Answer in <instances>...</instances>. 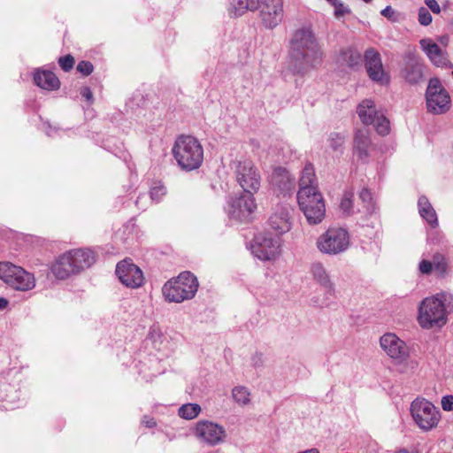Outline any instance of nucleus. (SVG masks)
<instances>
[{"mask_svg": "<svg viewBox=\"0 0 453 453\" xmlns=\"http://www.w3.org/2000/svg\"><path fill=\"white\" fill-rule=\"evenodd\" d=\"M290 56L297 73L317 67L322 62L323 51L310 27L296 29L290 40Z\"/></svg>", "mask_w": 453, "mask_h": 453, "instance_id": "nucleus-1", "label": "nucleus"}, {"mask_svg": "<svg viewBox=\"0 0 453 453\" xmlns=\"http://www.w3.org/2000/svg\"><path fill=\"white\" fill-rule=\"evenodd\" d=\"M96 255L90 249H73L60 255L52 264L50 271L59 280H65L90 267Z\"/></svg>", "mask_w": 453, "mask_h": 453, "instance_id": "nucleus-2", "label": "nucleus"}, {"mask_svg": "<svg viewBox=\"0 0 453 453\" xmlns=\"http://www.w3.org/2000/svg\"><path fill=\"white\" fill-rule=\"evenodd\" d=\"M172 152L178 165L185 171L198 169L203 160V149L201 143L190 135L179 136Z\"/></svg>", "mask_w": 453, "mask_h": 453, "instance_id": "nucleus-3", "label": "nucleus"}, {"mask_svg": "<svg viewBox=\"0 0 453 453\" xmlns=\"http://www.w3.org/2000/svg\"><path fill=\"white\" fill-rule=\"evenodd\" d=\"M198 287L197 278L190 272H183L166 281L162 288V293L167 302L180 303L192 299Z\"/></svg>", "mask_w": 453, "mask_h": 453, "instance_id": "nucleus-4", "label": "nucleus"}, {"mask_svg": "<svg viewBox=\"0 0 453 453\" xmlns=\"http://www.w3.org/2000/svg\"><path fill=\"white\" fill-rule=\"evenodd\" d=\"M443 294L425 298L419 304L418 321L422 328L430 329L434 326H442L447 322Z\"/></svg>", "mask_w": 453, "mask_h": 453, "instance_id": "nucleus-5", "label": "nucleus"}, {"mask_svg": "<svg viewBox=\"0 0 453 453\" xmlns=\"http://www.w3.org/2000/svg\"><path fill=\"white\" fill-rule=\"evenodd\" d=\"M350 246V236L346 228L329 227L316 240L318 250L327 256H337L346 252Z\"/></svg>", "mask_w": 453, "mask_h": 453, "instance_id": "nucleus-6", "label": "nucleus"}, {"mask_svg": "<svg viewBox=\"0 0 453 453\" xmlns=\"http://www.w3.org/2000/svg\"><path fill=\"white\" fill-rule=\"evenodd\" d=\"M297 202L310 225H318L322 222L326 214V205L319 189L303 188L298 191Z\"/></svg>", "mask_w": 453, "mask_h": 453, "instance_id": "nucleus-7", "label": "nucleus"}, {"mask_svg": "<svg viewBox=\"0 0 453 453\" xmlns=\"http://www.w3.org/2000/svg\"><path fill=\"white\" fill-rule=\"evenodd\" d=\"M237 183L244 193L256 194L260 188L261 175L252 160L235 159L231 164Z\"/></svg>", "mask_w": 453, "mask_h": 453, "instance_id": "nucleus-8", "label": "nucleus"}, {"mask_svg": "<svg viewBox=\"0 0 453 453\" xmlns=\"http://www.w3.org/2000/svg\"><path fill=\"white\" fill-rule=\"evenodd\" d=\"M425 96L426 110L429 113L441 115L450 110V96L438 78L429 80Z\"/></svg>", "mask_w": 453, "mask_h": 453, "instance_id": "nucleus-9", "label": "nucleus"}, {"mask_svg": "<svg viewBox=\"0 0 453 453\" xmlns=\"http://www.w3.org/2000/svg\"><path fill=\"white\" fill-rule=\"evenodd\" d=\"M0 280L19 291H28L35 287V279L32 273L10 262H0Z\"/></svg>", "mask_w": 453, "mask_h": 453, "instance_id": "nucleus-10", "label": "nucleus"}, {"mask_svg": "<svg viewBox=\"0 0 453 453\" xmlns=\"http://www.w3.org/2000/svg\"><path fill=\"white\" fill-rule=\"evenodd\" d=\"M411 414L417 426L423 431L436 427L440 419V411L429 401L417 398L411 404Z\"/></svg>", "mask_w": 453, "mask_h": 453, "instance_id": "nucleus-11", "label": "nucleus"}, {"mask_svg": "<svg viewBox=\"0 0 453 453\" xmlns=\"http://www.w3.org/2000/svg\"><path fill=\"white\" fill-rule=\"evenodd\" d=\"M357 112L365 125H373L380 135L388 134L390 130L389 121L383 113L376 109L373 101L370 99L363 100L357 105Z\"/></svg>", "mask_w": 453, "mask_h": 453, "instance_id": "nucleus-12", "label": "nucleus"}, {"mask_svg": "<svg viewBox=\"0 0 453 453\" xmlns=\"http://www.w3.org/2000/svg\"><path fill=\"white\" fill-rule=\"evenodd\" d=\"M281 242L266 234L256 235L250 245L251 253L262 261H275L281 254Z\"/></svg>", "mask_w": 453, "mask_h": 453, "instance_id": "nucleus-13", "label": "nucleus"}, {"mask_svg": "<svg viewBox=\"0 0 453 453\" xmlns=\"http://www.w3.org/2000/svg\"><path fill=\"white\" fill-rule=\"evenodd\" d=\"M194 435L208 446H216L225 441L226 432L223 426L210 420H199L194 427Z\"/></svg>", "mask_w": 453, "mask_h": 453, "instance_id": "nucleus-14", "label": "nucleus"}, {"mask_svg": "<svg viewBox=\"0 0 453 453\" xmlns=\"http://www.w3.org/2000/svg\"><path fill=\"white\" fill-rule=\"evenodd\" d=\"M257 9L261 24L266 29L275 28L283 20V0H259Z\"/></svg>", "mask_w": 453, "mask_h": 453, "instance_id": "nucleus-15", "label": "nucleus"}, {"mask_svg": "<svg viewBox=\"0 0 453 453\" xmlns=\"http://www.w3.org/2000/svg\"><path fill=\"white\" fill-rule=\"evenodd\" d=\"M380 345L386 355L396 364L405 362L410 357L409 347L394 333L384 334L380 338Z\"/></svg>", "mask_w": 453, "mask_h": 453, "instance_id": "nucleus-16", "label": "nucleus"}, {"mask_svg": "<svg viewBox=\"0 0 453 453\" xmlns=\"http://www.w3.org/2000/svg\"><path fill=\"white\" fill-rule=\"evenodd\" d=\"M425 69V64L415 51L410 50L404 54L401 76L407 83L416 85L422 81Z\"/></svg>", "mask_w": 453, "mask_h": 453, "instance_id": "nucleus-17", "label": "nucleus"}, {"mask_svg": "<svg viewBox=\"0 0 453 453\" xmlns=\"http://www.w3.org/2000/svg\"><path fill=\"white\" fill-rule=\"evenodd\" d=\"M257 208L254 195L243 193L231 198L228 203L227 213L230 218L240 221L249 220Z\"/></svg>", "mask_w": 453, "mask_h": 453, "instance_id": "nucleus-18", "label": "nucleus"}, {"mask_svg": "<svg viewBox=\"0 0 453 453\" xmlns=\"http://www.w3.org/2000/svg\"><path fill=\"white\" fill-rule=\"evenodd\" d=\"M116 275L119 281L129 288H138L144 282L142 271L130 259H124L117 264Z\"/></svg>", "mask_w": 453, "mask_h": 453, "instance_id": "nucleus-19", "label": "nucleus"}, {"mask_svg": "<svg viewBox=\"0 0 453 453\" xmlns=\"http://www.w3.org/2000/svg\"><path fill=\"white\" fill-rule=\"evenodd\" d=\"M365 65L371 80L380 84H387L389 77L383 68L380 53L373 48L365 50L364 55Z\"/></svg>", "mask_w": 453, "mask_h": 453, "instance_id": "nucleus-20", "label": "nucleus"}, {"mask_svg": "<svg viewBox=\"0 0 453 453\" xmlns=\"http://www.w3.org/2000/svg\"><path fill=\"white\" fill-rule=\"evenodd\" d=\"M293 209L289 205L278 206L268 219L269 227L277 234L282 235L292 228Z\"/></svg>", "mask_w": 453, "mask_h": 453, "instance_id": "nucleus-21", "label": "nucleus"}, {"mask_svg": "<svg viewBox=\"0 0 453 453\" xmlns=\"http://www.w3.org/2000/svg\"><path fill=\"white\" fill-rule=\"evenodd\" d=\"M420 47L430 62L437 67L451 66L446 50H442L432 39L424 38L419 41Z\"/></svg>", "mask_w": 453, "mask_h": 453, "instance_id": "nucleus-22", "label": "nucleus"}, {"mask_svg": "<svg viewBox=\"0 0 453 453\" xmlns=\"http://www.w3.org/2000/svg\"><path fill=\"white\" fill-rule=\"evenodd\" d=\"M420 273L428 275L434 272L439 276H444L448 270V262L445 257L440 253L433 256L432 261L422 259L418 264Z\"/></svg>", "mask_w": 453, "mask_h": 453, "instance_id": "nucleus-23", "label": "nucleus"}, {"mask_svg": "<svg viewBox=\"0 0 453 453\" xmlns=\"http://www.w3.org/2000/svg\"><path fill=\"white\" fill-rule=\"evenodd\" d=\"M272 185L281 193L290 192L295 188V178L283 167H275L271 176Z\"/></svg>", "mask_w": 453, "mask_h": 453, "instance_id": "nucleus-24", "label": "nucleus"}, {"mask_svg": "<svg viewBox=\"0 0 453 453\" xmlns=\"http://www.w3.org/2000/svg\"><path fill=\"white\" fill-rule=\"evenodd\" d=\"M34 82L46 90H57L60 88L59 79L50 71L37 69L34 74Z\"/></svg>", "mask_w": 453, "mask_h": 453, "instance_id": "nucleus-25", "label": "nucleus"}, {"mask_svg": "<svg viewBox=\"0 0 453 453\" xmlns=\"http://www.w3.org/2000/svg\"><path fill=\"white\" fill-rule=\"evenodd\" d=\"M418 212L433 228L438 226L437 214L426 196H421L418 201Z\"/></svg>", "mask_w": 453, "mask_h": 453, "instance_id": "nucleus-26", "label": "nucleus"}, {"mask_svg": "<svg viewBox=\"0 0 453 453\" xmlns=\"http://www.w3.org/2000/svg\"><path fill=\"white\" fill-rule=\"evenodd\" d=\"M310 273H311L313 280L320 286L328 290L333 289V283L325 265L321 262L313 263L311 265Z\"/></svg>", "mask_w": 453, "mask_h": 453, "instance_id": "nucleus-27", "label": "nucleus"}, {"mask_svg": "<svg viewBox=\"0 0 453 453\" xmlns=\"http://www.w3.org/2000/svg\"><path fill=\"white\" fill-rule=\"evenodd\" d=\"M371 141L368 134L364 131H357L354 138V153L358 159L365 160L368 156V148L370 147Z\"/></svg>", "mask_w": 453, "mask_h": 453, "instance_id": "nucleus-28", "label": "nucleus"}, {"mask_svg": "<svg viewBox=\"0 0 453 453\" xmlns=\"http://www.w3.org/2000/svg\"><path fill=\"white\" fill-rule=\"evenodd\" d=\"M318 189L317 180L315 176V170L311 164L308 163L304 165L300 180H299V190L303 189Z\"/></svg>", "mask_w": 453, "mask_h": 453, "instance_id": "nucleus-29", "label": "nucleus"}, {"mask_svg": "<svg viewBox=\"0 0 453 453\" xmlns=\"http://www.w3.org/2000/svg\"><path fill=\"white\" fill-rule=\"evenodd\" d=\"M259 0H232L230 3V14L238 17L247 11H256L258 8Z\"/></svg>", "mask_w": 453, "mask_h": 453, "instance_id": "nucleus-30", "label": "nucleus"}, {"mask_svg": "<svg viewBox=\"0 0 453 453\" xmlns=\"http://www.w3.org/2000/svg\"><path fill=\"white\" fill-rule=\"evenodd\" d=\"M362 56L358 50L353 48H347L341 51L338 58V62L346 65L349 67L354 68L360 65Z\"/></svg>", "mask_w": 453, "mask_h": 453, "instance_id": "nucleus-31", "label": "nucleus"}, {"mask_svg": "<svg viewBox=\"0 0 453 453\" xmlns=\"http://www.w3.org/2000/svg\"><path fill=\"white\" fill-rule=\"evenodd\" d=\"M148 340L150 341L155 349L158 350H165L166 344L168 342L166 336H165L157 326H151L148 334Z\"/></svg>", "mask_w": 453, "mask_h": 453, "instance_id": "nucleus-32", "label": "nucleus"}, {"mask_svg": "<svg viewBox=\"0 0 453 453\" xmlns=\"http://www.w3.org/2000/svg\"><path fill=\"white\" fill-rule=\"evenodd\" d=\"M232 397L241 406L248 405L250 403V392L243 386L234 387L232 389Z\"/></svg>", "mask_w": 453, "mask_h": 453, "instance_id": "nucleus-33", "label": "nucleus"}, {"mask_svg": "<svg viewBox=\"0 0 453 453\" xmlns=\"http://www.w3.org/2000/svg\"><path fill=\"white\" fill-rule=\"evenodd\" d=\"M201 411V407L197 403H186L178 410V414L184 419H193L196 418Z\"/></svg>", "mask_w": 453, "mask_h": 453, "instance_id": "nucleus-34", "label": "nucleus"}, {"mask_svg": "<svg viewBox=\"0 0 453 453\" xmlns=\"http://www.w3.org/2000/svg\"><path fill=\"white\" fill-rule=\"evenodd\" d=\"M380 14L393 23H400L405 19V15L395 11L390 5L385 7Z\"/></svg>", "mask_w": 453, "mask_h": 453, "instance_id": "nucleus-35", "label": "nucleus"}, {"mask_svg": "<svg viewBox=\"0 0 453 453\" xmlns=\"http://www.w3.org/2000/svg\"><path fill=\"white\" fill-rule=\"evenodd\" d=\"M341 210L347 215L351 214L353 209V194L346 192L340 203Z\"/></svg>", "mask_w": 453, "mask_h": 453, "instance_id": "nucleus-36", "label": "nucleus"}, {"mask_svg": "<svg viewBox=\"0 0 453 453\" xmlns=\"http://www.w3.org/2000/svg\"><path fill=\"white\" fill-rule=\"evenodd\" d=\"M345 141V136L339 133H332L329 135V146L335 151L341 150Z\"/></svg>", "mask_w": 453, "mask_h": 453, "instance_id": "nucleus-37", "label": "nucleus"}, {"mask_svg": "<svg viewBox=\"0 0 453 453\" xmlns=\"http://www.w3.org/2000/svg\"><path fill=\"white\" fill-rule=\"evenodd\" d=\"M359 197L362 202L365 204L366 210L372 213L374 211V204L372 203V194L369 189L363 188L359 194Z\"/></svg>", "mask_w": 453, "mask_h": 453, "instance_id": "nucleus-38", "label": "nucleus"}, {"mask_svg": "<svg viewBox=\"0 0 453 453\" xmlns=\"http://www.w3.org/2000/svg\"><path fill=\"white\" fill-rule=\"evenodd\" d=\"M165 193L166 188L163 185L157 184L151 188L150 191V196L151 200L157 203L165 195Z\"/></svg>", "mask_w": 453, "mask_h": 453, "instance_id": "nucleus-39", "label": "nucleus"}, {"mask_svg": "<svg viewBox=\"0 0 453 453\" xmlns=\"http://www.w3.org/2000/svg\"><path fill=\"white\" fill-rule=\"evenodd\" d=\"M418 19L420 25L428 26L432 23V15L426 7H420L418 9Z\"/></svg>", "mask_w": 453, "mask_h": 453, "instance_id": "nucleus-40", "label": "nucleus"}, {"mask_svg": "<svg viewBox=\"0 0 453 453\" xmlns=\"http://www.w3.org/2000/svg\"><path fill=\"white\" fill-rule=\"evenodd\" d=\"M334 8V16L336 19H340L345 16L346 14H349L351 12V10L348 6H346L341 0L338 3H336Z\"/></svg>", "mask_w": 453, "mask_h": 453, "instance_id": "nucleus-41", "label": "nucleus"}, {"mask_svg": "<svg viewBox=\"0 0 453 453\" xmlns=\"http://www.w3.org/2000/svg\"><path fill=\"white\" fill-rule=\"evenodd\" d=\"M58 64L64 71L68 72L73 67L74 58L71 55H66L59 58Z\"/></svg>", "mask_w": 453, "mask_h": 453, "instance_id": "nucleus-42", "label": "nucleus"}, {"mask_svg": "<svg viewBox=\"0 0 453 453\" xmlns=\"http://www.w3.org/2000/svg\"><path fill=\"white\" fill-rule=\"evenodd\" d=\"M94 70L93 65L89 61H81L77 65V71L83 75H89Z\"/></svg>", "mask_w": 453, "mask_h": 453, "instance_id": "nucleus-43", "label": "nucleus"}, {"mask_svg": "<svg viewBox=\"0 0 453 453\" xmlns=\"http://www.w3.org/2000/svg\"><path fill=\"white\" fill-rule=\"evenodd\" d=\"M441 408L443 411H453V395H445L441 398Z\"/></svg>", "mask_w": 453, "mask_h": 453, "instance_id": "nucleus-44", "label": "nucleus"}, {"mask_svg": "<svg viewBox=\"0 0 453 453\" xmlns=\"http://www.w3.org/2000/svg\"><path fill=\"white\" fill-rule=\"evenodd\" d=\"M425 4L434 14L441 12V7L436 0H425Z\"/></svg>", "mask_w": 453, "mask_h": 453, "instance_id": "nucleus-45", "label": "nucleus"}, {"mask_svg": "<svg viewBox=\"0 0 453 453\" xmlns=\"http://www.w3.org/2000/svg\"><path fill=\"white\" fill-rule=\"evenodd\" d=\"M251 362L253 366L255 367H260L263 365L264 360H263V355L260 353H256L251 357Z\"/></svg>", "mask_w": 453, "mask_h": 453, "instance_id": "nucleus-46", "label": "nucleus"}, {"mask_svg": "<svg viewBox=\"0 0 453 453\" xmlns=\"http://www.w3.org/2000/svg\"><path fill=\"white\" fill-rule=\"evenodd\" d=\"M81 95L82 97H84L88 102H91L93 99L92 91L88 87H83L81 89Z\"/></svg>", "mask_w": 453, "mask_h": 453, "instance_id": "nucleus-47", "label": "nucleus"}, {"mask_svg": "<svg viewBox=\"0 0 453 453\" xmlns=\"http://www.w3.org/2000/svg\"><path fill=\"white\" fill-rule=\"evenodd\" d=\"M142 424H144L147 427L152 428L156 426V421L153 418H150L145 416L142 421Z\"/></svg>", "mask_w": 453, "mask_h": 453, "instance_id": "nucleus-48", "label": "nucleus"}, {"mask_svg": "<svg viewBox=\"0 0 453 453\" xmlns=\"http://www.w3.org/2000/svg\"><path fill=\"white\" fill-rule=\"evenodd\" d=\"M8 300L4 297H0V310H4L8 306Z\"/></svg>", "mask_w": 453, "mask_h": 453, "instance_id": "nucleus-49", "label": "nucleus"}, {"mask_svg": "<svg viewBox=\"0 0 453 453\" xmlns=\"http://www.w3.org/2000/svg\"><path fill=\"white\" fill-rule=\"evenodd\" d=\"M299 453H319V451L318 449L312 448V449H309L301 451Z\"/></svg>", "mask_w": 453, "mask_h": 453, "instance_id": "nucleus-50", "label": "nucleus"}, {"mask_svg": "<svg viewBox=\"0 0 453 453\" xmlns=\"http://www.w3.org/2000/svg\"><path fill=\"white\" fill-rule=\"evenodd\" d=\"M55 133V129L51 128L50 127H49V129L46 131V134L49 135V136H52Z\"/></svg>", "mask_w": 453, "mask_h": 453, "instance_id": "nucleus-51", "label": "nucleus"}, {"mask_svg": "<svg viewBox=\"0 0 453 453\" xmlns=\"http://www.w3.org/2000/svg\"><path fill=\"white\" fill-rule=\"evenodd\" d=\"M333 7L338 3L340 0H326Z\"/></svg>", "mask_w": 453, "mask_h": 453, "instance_id": "nucleus-52", "label": "nucleus"}, {"mask_svg": "<svg viewBox=\"0 0 453 453\" xmlns=\"http://www.w3.org/2000/svg\"><path fill=\"white\" fill-rule=\"evenodd\" d=\"M396 453H409L406 449H403L398 450Z\"/></svg>", "mask_w": 453, "mask_h": 453, "instance_id": "nucleus-53", "label": "nucleus"}, {"mask_svg": "<svg viewBox=\"0 0 453 453\" xmlns=\"http://www.w3.org/2000/svg\"><path fill=\"white\" fill-rule=\"evenodd\" d=\"M142 199V197H139L137 200H136V204L139 203V201Z\"/></svg>", "mask_w": 453, "mask_h": 453, "instance_id": "nucleus-54", "label": "nucleus"}, {"mask_svg": "<svg viewBox=\"0 0 453 453\" xmlns=\"http://www.w3.org/2000/svg\"><path fill=\"white\" fill-rule=\"evenodd\" d=\"M365 3H370L372 0H363Z\"/></svg>", "mask_w": 453, "mask_h": 453, "instance_id": "nucleus-55", "label": "nucleus"}, {"mask_svg": "<svg viewBox=\"0 0 453 453\" xmlns=\"http://www.w3.org/2000/svg\"><path fill=\"white\" fill-rule=\"evenodd\" d=\"M211 453H220L219 450H216L214 452H211Z\"/></svg>", "mask_w": 453, "mask_h": 453, "instance_id": "nucleus-56", "label": "nucleus"}]
</instances>
